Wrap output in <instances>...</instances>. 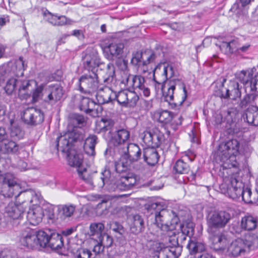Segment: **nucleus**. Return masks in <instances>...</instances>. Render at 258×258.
I'll return each mask as SVG.
<instances>
[{
  "label": "nucleus",
  "instance_id": "1",
  "mask_svg": "<svg viewBox=\"0 0 258 258\" xmlns=\"http://www.w3.org/2000/svg\"><path fill=\"white\" fill-rule=\"evenodd\" d=\"M107 77L104 78V83L105 87L99 88L96 94V99L99 104L107 103L112 100V96H115L117 102L122 106L134 107L139 100V97L134 91L127 90L119 91L117 94L115 93L108 86L114 80L115 76V68L114 65L109 63L107 66Z\"/></svg>",
  "mask_w": 258,
  "mask_h": 258
},
{
  "label": "nucleus",
  "instance_id": "2",
  "mask_svg": "<svg viewBox=\"0 0 258 258\" xmlns=\"http://www.w3.org/2000/svg\"><path fill=\"white\" fill-rule=\"evenodd\" d=\"M0 193L5 197L15 196L16 202L23 205L26 203H32V196L34 190L32 189L21 191V187L12 174L7 173L0 174Z\"/></svg>",
  "mask_w": 258,
  "mask_h": 258
},
{
  "label": "nucleus",
  "instance_id": "3",
  "mask_svg": "<svg viewBox=\"0 0 258 258\" xmlns=\"http://www.w3.org/2000/svg\"><path fill=\"white\" fill-rule=\"evenodd\" d=\"M148 212L154 218V224L163 231H173L179 222V218L174 212H169L159 202L149 204L146 208Z\"/></svg>",
  "mask_w": 258,
  "mask_h": 258
},
{
  "label": "nucleus",
  "instance_id": "4",
  "mask_svg": "<svg viewBox=\"0 0 258 258\" xmlns=\"http://www.w3.org/2000/svg\"><path fill=\"white\" fill-rule=\"evenodd\" d=\"M163 96L172 108L181 106L187 97V91L184 85L179 80H170L166 90V86L162 88Z\"/></svg>",
  "mask_w": 258,
  "mask_h": 258
},
{
  "label": "nucleus",
  "instance_id": "5",
  "mask_svg": "<svg viewBox=\"0 0 258 258\" xmlns=\"http://www.w3.org/2000/svg\"><path fill=\"white\" fill-rule=\"evenodd\" d=\"M239 142L236 139H231L221 143L215 154L217 162L223 163V168H230L235 165L229 163L239 153Z\"/></svg>",
  "mask_w": 258,
  "mask_h": 258
},
{
  "label": "nucleus",
  "instance_id": "6",
  "mask_svg": "<svg viewBox=\"0 0 258 258\" xmlns=\"http://www.w3.org/2000/svg\"><path fill=\"white\" fill-rule=\"evenodd\" d=\"M223 183L221 184L223 192L227 193L230 198L236 199L241 197L245 203H252L251 198V191L248 188L244 189L242 183L233 176H225L223 179Z\"/></svg>",
  "mask_w": 258,
  "mask_h": 258
},
{
  "label": "nucleus",
  "instance_id": "7",
  "mask_svg": "<svg viewBox=\"0 0 258 258\" xmlns=\"http://www.w3.org/2000/svg\"><path fill=\"white\" fill-rule=\"evenodd\" d=\"M84 139V135L82 132L69 128L67 133L57 138L56 145L57 149H60L63 153H69L72 151L71 147L74 142L83 140Z\"/></svg>",
  "mask_w": 258,
  "mask_h": 258
},
{
  "label": "nucleus",
  "instance_id": "8",
  "mask_svg": "<svg viewBox=\"0 0 258 258\" xmlns=\"http://www.w3.org/2000/svg\"><path fill=\"white\" fill-rule=\"evenodd\" d=\"M232 216L225 211H215L210 213L207 217V224L209 229L224 228L229 222Z\"/></svg>",
  "mask_w": 258,
  "mask_h": 258
},
{
  "label": "nucleus",
  "instance_id": "9",
  "mask_svg": "<svg viewBox=\"0 0 258 258\" xmlns=\"http://www.w3.org/2000/svg\"><path fill=\"white\" fill-rule=\"evenodd\" d=\"M226 79H223L220 82V89L216 91L217 95L224 99L230 98L236 100L241 97V93L239 83L235 81H230L228 88L224 86Z\"/></svg>",
  "mask_w": 258,
  "mask_h": 258
},
{
  "label": "nucleus",
  "instance_id": "10",
  "mask_svg": "<svg viewBox=\"0 0 258 258\" xmlns=\"http://www.w3.org/2000/svg\"><path fill=\"white\" fill-rule=\"evenodd\" d=\"M98 87V76L94 72L79 79V90L82 92L91 94L96 91Z\"/></svg>",
  "mask_w": 258,
  "mask_h": 258
},
{
  "label": "nucleus",
  "instance_id": "11",
  "mask_svg": "<svg viewBox=\"0 0 258 258\" xmlns=\"http://www.w3.org/2000/svg\"><path fill=\"white\" fill-rule=\"evenodd\" d=\"M82 60L84 67L92 71L99 66L101 62L97 51L92 47L87 48L83 53Z\"/></svg>",
  "mask_w": 258,
  "mask_h": 258
},
{
  "label": "nucleus",
  "instance_id": "12",
  "mask_svg": "<svg viewBox=\"0 0 258 258\" xmlns=\"http://www.w3.org/2000/svg\"><path fill=\"white\" fill-rule=\"evenodd\" d=\"M256 71V68L253 67L251 69L242 70L237 74V79L243 84L246 91L250 88V87L256 86L258 85V73L254 75V77H252Z\"/></svg>",
  "mask_w": 258,
  "mask_h": 258
},
{
  "label": "nucleus",
  "instance_id": "13",
  "mask_svg": "<svg viewBox=\"0 0 258 258\" xmlns=\"http://www.w3.org/2000/svg\"><path fill=\"white\" fill-rule=\"evenodd\" d=\"M143 141L148 146L158 147L164 139V136L158 128H155L144 132Z\"/></svg>",
  "mask_w": 258,
  "mask_h": 258
},
{
  "label": "nucleus",
  "instance_id": "14",
  "mask_svg": "<svg viewBox=\"0 0 258 258\" xmlns=\"http://www.w3.org/2000/svg\"><path fill=\"white\" fill-rule=\"evenodd\" d=\"M45 96L43 101L50 105L55 104L60 100L63 94L62 87L59 84L49 85L45 89Z\"/></svg>",
  "mask_w": 258,
  "mask_h": 258
},
{
  "label": "nucleus",
  "instance_id": "15",
  "mask_svg": "<svg viewBox=\"0 0 258 258\" xmlns=\"http://www.w3.org/2000/svg\"><path fill=\"white\" fill-rule=\"evenodd\" d=\"M22 118L26 123L35 125L42 122L44 115L41 109L29 107L24 110Z\"/></svg>",
  "mask_w": 258,
  "mask_h": 258
},
{
  "label": "nucleus",
  "instance_id": "16",
  "mask_svg": "<svg viewBox=\"0 0 258 258\" xmlns=\"http://www.w3.org/2000/svg\"><path fill=\"white\" fill-rule=\"evenodd\" d=\"M246 251L243 239L238 238L229 243L226 254L230 257H236L244 254Z\"/></svg>",
  "mask_w": 258,
  "mask_h": 258
},
{
  "label": "nucleus",
  "instance_id": "17",
  "mask_svg": "<svg viewBox=\"0 0 258 258\" xmlns=\"http://www.w3.org/2000/svg\"><path fill=\"white\" fill-rule=\"evenodd\" d=\"M36 239V231L27 228L22 232L20 238V242L21 245L28 248L31 249H38Z\"/></svg>",
  "mask_w": 258,
  "mask_h": 258
},
{
  "label": "nucleus",
  "instance_id": "18",
  "mask_svg": "<svg viewBox=\"0 0 258 258\" xmlns=\"http://www.w3.org/2000/svg\"><path fill=\"white\" fill-rule=\"evenodd\" d=\"M130 137V133L127 130L123 128L118 130L113 134L110 143L115 147L122 149L128 144L127 142Z\"/></svg>",
  "mask_w": 258,
  "mask_h": 258
},
{
  "label": "nucleus",
  "instance_id": "19",
  "mask_svg": "<svg viewBox=\"0 0 258 258\" xmlns=\"http://www.w3.org/2000/svg\"><path fill=\"white\" fill-rule=\"evenodd\" d=\"M25 208L23 205L11 202L6 207L5 214L6 216L13 220L21 219L24 213Z\"/></svg>",
  "mask_w": 258,
  "mask_h": 258
},
{
  "label": "nucleus",
  "instance_id": "20",
  "mask_svg": "<svg viewBox=\"0 0 258 258\" xmlns=\"http://www.w3.org/2000/svg\"><path fill=\"white\" fill-rule=\"evenodd\" d=\"M215 249L223 251L226 253L229 243L231 242V238L227 234L219 232L215 235L212 239Z\"/></svg>",
  "mask_w": 258,
  "mask_h": 258
},
{
  "label": "nucleus",
  "instance_id": "21",
  "mask_svg": "<svg viewBox=\"0 0 258 258\" xmlns=\"http://www.w3.org/2000/svg\"><path fill=\"white\" fill-rule=\"evenodd\" d=\"M132 88L138 91L140 94H143L145 97L150 95V85L144 77L141 75H136L134 78Z\"/></svg>",
  "mask_w": 258,
  "mask_h": 258
},
{
  "label": "nucleus",
  "instance_id": "22",
  "mask_svg": "<svg viewBox=\"0 0 258 258\" xmlns=\"http://www.w3.org/2000/svg\"><path fill=\"white\" fill-rule=\"evenodd\" d=\"M122 155L132 163L137 161L141 157L142 152L139 147L133 143L127 144L122 148Z\"/></svg>",
  "mask_w": 258,
  "mask_h": 258
},
{
  "label": "nucleus",
  "instance_id": "23",
  "mask_svg": "<svg viewBox=\"0 0 258 258\" xmlns=\"http://www.w3.org/2000/svg\"><path fill=\"white\" fill-rule=\"evenodd\" d=\"M44 216L43 210L40 206H34L27 212V219L29 223L36 225L42 221Z\"/></svg>",
  "mask_w": 258,
  "mask_h": 258
},
{
  "label": "nucleus",
  "instance_id": "24",
  "mask_svg": "<svg viewBox=\"0 0 258 258\" xmlns=\"http://www.w3.org/2000/svg\"><path fill=\"white\" fill-rule=\"evenodd\" d=\"M130 230L135 234H138L144 230V221L142 217L138 214L133 215L130 219Z\"/></svg>",
  "mask_w": 258,
  "mask_h": 258
},
{
  "label": "nucleus",
  "instance_id": "25",
  "mask_svg": "<svg viewBox=\"0 0 258 258\" xmlns=\"http://www.w3.org/2000/svg\"><path fill=\"white\" fill-rule=\"evenodd\" d=\"M19 150V146L15 140L8 138L0 143V152L4 154L16 153Z\"/></svg>",
  "mask_w": 258,
  "mask_h": 258
},
{
  "label": "nucleus",
  "instance_id": "26",
  "mask_svg": "<svg viewBox=\"0 0 258 258\" xmlns=\"http://www.w3.org/2000/svg\"><path fill=\"white\" fill-rule=\"evenodd\" d=\"M243 118L248 124L257 126L258 107L254 105L249 106L245 111Z\"/></svg>",
  "mask_w": 258,
  "mask_h": 258
},
{
  "label": "nucleus",
  "instance_id": "27",
  "mask_svg": "<svg viewBox=\"0 0 258 258\" xmlns=\"http://www.w3.org/2000/svg\"><path fill=\"white\" fill-rule=\"evenodd\" d=\"M92 177H93V179L91 186L102 188L105 185L106 186L107 180L110 177V172L108 170H105L99 174L95 172Z\"/></svg>",
  "mask_w": 258,
  "mask_h": 258
},
{
  "label": "nucleus",
  "instance_id": "28",
  "mask_svg": "<svg viewBox=\"0 0 258 258\" xmlns=\"http://www.w3.org/2000/svg\"><path fill=\"white\" fill-rule=\"evenodd\" d=\"M143 157L148 164L153 166L158 163L159 155L155 148H147L144 150Z\"/></svg>",
  "mask_w": 258,
  "mask_h": 258
},
{
  "label": "nucleus",
  "instance_id": "29",
  "mask_svg": "<svg viewBox=\"0 0 258 258\" xmlns=\"http://www.w3.org/2000/svg\"><path fill=\"white\" fill-rule=\"evenodd\" d=\"M63 246L62 236L58 233H52L50 237L47 247L50 248L53 250H58Z\"/></svg>",
  "mask_w": 258,
  "mask_h": 258
},
{
  "label": "nucleus",
  "instance_id": "30",
  "mask_svg": "<svg viewBox=\"0 0 258 258\" xmlns=\"http://www.w3.org/2000/svg\"><path fill=\"white\" fill-rule=\"evenodd\" d=\"M173 75L174 72L173 67L171 65L167 64L166 66L164 64L161 76L159 78L157 79L155 76V73L154 72V80L158 84H161L165 83L168 79H170L172 77Z\"/></svg>",
  "mask_w": 258,
  "mask_h": 258
},
{
  "label": "nucleus",
  "instance_id": "31",
  "mask_svg": "<svg viewBox=\"0 0 258 258\" xmlns=\"http://www.w3.org/2000/svg\"><path fill=\"white\" fill-rule=\"evenodd\" d=\"M97 138L95 135L87 137L84 144V150L89 156H94L95 154V147L97 144Z\"/></svg>",
  "mask_w": 258,
  "mask_h": 258
},
{
  "label": "nucleus",
  "instance_id": "32",
  "mask_svg": "<svg viewBox=\"0 0 258 258\" xmlns=\"http://www.w3.org/2000/svg\"><path fill=\"white\" fill-rule=\"evenodd\" d=\"M156 57V54L154 53H153L147 57V60H142L143 55L142 53L137 52L134 54L131 60V63L135 66H138L139 67L141 66H144L147 63L154 61Z\"/></svg>",
  "mask_w": 258,
  "mask_h": 258
},
{
  "label": "nucleus",
  "instance_id": "33",
  "mask_svg": "<svg viewBox=\"0 0 258 258\" xmlns=\"http://www.w3.org/2000/svg\"><path fill=\"white\" fill-rule=\"evenodd\" d=\"M123 187L120 178L117 179L110 174V177L106 182V188L109 191H123Z\"/></svg>",
  "mask_w": 258,
  "mask_h": 258
},
{
  "label": "nucleus",
  "instance_id": "34",
  "mask_svg": "<svg viewBox=\"0 0 258 258\" xmlns=\"http://www.w3.org/2000/svg\"><path fill=\"white\" fill-rule=\"evenodd\" d=\"M187 248L191 254L204 252L206 249L205 245L203 242L191 239H190Z\"/></svg>",
  "mask_w": 258,
  "mask_h": 258
},
{
  "label": "nucleus",
  "instance_id": "35",
  "mask_svg": "<svg viewBox=\"0 0 258 258\" xmlns=\"http://www.w3.org/2000/svg\"><path fill=\"white\" fill-rule=\"evenodd\" d=\"M45 19L54 26H62L67 22V19L64 16L53 15L50 12L44 13Z\"/></svg>",
  "mask_w": 258,
  "mask_h": 258
},
{
  "label": "nucleus",
  "instance_id": "36",
  "mask_svg": "<svg viewBox=\"0 0 258 258\" xmlns=\"http://www.w3.org/2000/svg\"><path fill=\"white\" fill-rule=\"evenodd\" d=\"M132 163L122 154L119 160L115 163V170L118 173L126 171L131 167Z\"/></svg>",
  "mask_w": 258,
  "mask_h": 258
},
{
  "label": "nucleus",
  "instance_id": "37",
  "mask_svg": "<svg viewBox=\"0 0 258 258\" xmlns=\"http://www.w3.org/2000/svg\"><path fill=\"white\" fill-rule=\"evenodd\" d=\"M90 235L92 237V239L96 240L100 237L104 229V225L102 223H93L90 225Z\"/></svg>",
  "mask_w": 258,
  "mask_h": 258
},
{
  "label": "nucleus",
  "instance_id": "38",
  "mask_svg": "<svg viewBox=\"0 0 258 258\" xmlns=\"http://www.w3.org/2000/svg\"><path fill=\"white\" fill-rule=\"evenodd\" d=\"M67 154L68 163L70 166L76 167L78 168H83L81 167L82 162L81 155L77 154L74 150H72Z\"/></svg>",
  "mask_w": 258,
  "mask_h": 258
},
{
  "label": "nucleus",
  "instance_id": "39",
  "mask_svg": "<svg viewBox=\"0 0 258 258\" xmlns=\"http://www.w3.org/2000/svg\"><path fill=\"white\" fill-rule=\"evenodd\" d=\"M257 221L251 216H246L243 217L241 221L242 228L248 231L253 230L256 227Z\"/></svg>",
  "mask_w": 258,
  "mask_h": 258
},
{
  "label": "nucleus",
  "instance_id": "40",
  "mask_svg": "<svg viewBox=\"0 0 258 258\" xmlns=\"http://www.w3.org/2000/svg\"><path fill=\"white\" fill-rule=\"evenodd\" d=\"M86 122V119L83 115L74 113L70 115V125L73 126L72 130H76L78 132H80L78 127L83 125Z\"/></svg>",
  "mask_w": 258,
  "mask_h": 258
},
{
  "label": "nucleus",
  "instance_id": "41",
  "mask_svg": "<svg viewBox=\"0 0 258 258\" xmlns=\"http://www.w3.org/2000/svg\"><path fill=\"white\" fill-rule=\"evenodd\" d=\"M36 236H37L36 241L38 245V249L47 247L50 235L44 231L40 230L36 231Z\"/></svg>",
  "mask_w": 258,
  "mask_h": 258
},
{
  "label": "nucleus",
  "instance_id": "42",
  "mask_svg": "<svg viewBox=\"0 0 258 258\" xmlns=\"http://www.w3.org/2000/svg\"><path fill=\"white\" fill-rule=\"evenodd\" d=\"M120 75L121 83L128 88H132L135 76L131 75L127 69L121 71Z\"/></svg>",
  "mask_w": 258,
  "mask_h": 258
},
{
  "label": "nucleus",
  "instance_id": "43",
  "mask_svg": "<svg viewBox=\"0 0 258 258\" xmlns=\"http://www.w3.org/2000/svg\"><path fill=\"white\" fill-rule=\"evenodd\" d=\"M182 251V246L176 245L173 246H167L164 248V253L166 258H177Z\"/></svg>",
  "mask_w": 258,
  "mask_h": 258
},
{
  "label": "nucleus",
  "instance_id": "44",
  "mask_svg": "<svg viewBox=\"0 0 258 258\" xmlns=\"http://www.w3.org/2000/svg\"><path fill=\"white\" fill-rule=\"evenodd\" d=\"M121 183H122L123 190L130 189L136 183V178L135 175L128 174L125 176H120Z\"/></svg>",
  "mask_w": 258,
  "mask_h": 258
},
{
  "label": "nucleus",
  "instance_id": "45",
  "mask_svg": "<svg viewBox=\"0 0 258 258\" xmlns=\"http://www.w3.org/2000/svg\"><path fill=\"white\" fill-rule=\"evenodd\" d=\"M124 45L123 43H111L108 47V51L112 56V58L114 57H117L120 55L123 52Z\"/></svg>",
  "mask_w": 258,
  "mask_h": 258
},
{
  "label": "nucleus",
  "instance_id": "46",
  "mask_svg": "<svg viewBox=\"0 0 258 258\" xmlns=\"http://www.w3.org/2000/svg\"><path fill=\"white\" fill-rule=\"evenodd\" d=\"M32 101L33 103L38 102L39 100L42 99L43 100L44 96H45V90L43 92V85H41L34 87L32 90Z\"/></svg>",
  "mask_w": 258,
  "mask_h": 258
},
{
  "label": "nucleus",
  "instance_id": "47",
  "mask_svg": "<svg viewBox=\"0 0 258 258\" xmlns=\"http://www.w3.org/2000/svg\"><path fill=\"white\" fill-rule=\"evenodd\" d=\"M76 207L73 205H63L58 208L59 213L63 218L71 217L74 213Z\"/></svg>",
  "mask_w": 258,
  "mask_h": 258
},
{
  "label": "nucleus",
  "instance_id": "48",
  "mask_svg": "<svg viewBox=\"0 0 258 258\" xmlns=\"http://www.w3.org/2000/svg\"><path fill=\"white\" fill-rule=\"evenodd\" d=\"M77 171L80 178L87 183L91 185H92L93 179L92 175L94 174V173L90 174L88 169L83 167L78 168Z\"/></svg>",
  "mask_w": 258,
  "mask_h": 258
},
{
  "label": "nucleus",
  "instance_id": "49",
  "mask_svg": "<svg viewBox=\"0 0 258 258\" xmlns=\"http://www.w3.org/2000/svg\"><path fill=\"white\" fill-rule=\"evenodd\" d=\"M243 241L247 250L251 247H256L258 245V237L255 234L246 235Z\"/></svg>",
  "mask_w": 258,
  "mask_h": 258
},
{
  "label": "nucleus",
  "instance_id": "50",
  "mask_svg": "<svg viewBox=\"0 0 258 258\" xmlns=\"http://www.w3.org/2000/svg\"><path fill=\"white\" fill-rule=\"evenodd\" d=\"M36 86L37 82L33 80H25L23 82H21V85L20 86L19 91L20 93L22 91L27 92L28 91L32 90L34 87H36Z\"/></svg>",
  "mask_w": 258,
  "mask_h": 258
},
{
  "label": "nucleus",
  "instance_id": "51",
  "mask_svg": "<svg viewBox=\"0 0 258 258\" xmlns=\"http://www.w3.org/2000/svg\"><path fill=\"white\" fill-rule=\"evenodd\" d=\"M95 240L101 245L103 247H109L113 243L112 238L106 233H104L100 237H98Z\"/></svg>",
  "mask_w": 258,
  "mask_h": 258
},
{
  "label": "nucleus",
  "instance_id": "52",
  "mask_svg": "<svg viewBox=\"0 0 258 258\" xmlns=\"http://www.w3.org/2000/svg\"><path fill=\"white\" fill-rule=\"evenodd\" d=\"M174 169L177 173L180 174L187 173L189 170L188 164L182 160L177 161L174 166Z\"/></svg>",
  "mask_w": 258,
  "mask_h": 258
},
{
  "label": "nucleus",
  "instance_id": "53",
  "mask_svg": "<svg viewBox=\"0 0 258 258\" xmlns=\"http://www.w3.org/2000/svg\"><path fill=\"white\" fill-rule=\"evenodd\" d=\"M88 111L87 113L90 114L93 117L98 116L99 113L101 112V106L98 104L96 103L93 100H92L89 104Z\"/></svg>",
  "mask_w": 258,
  "mask_h": 258
},
{
  "label": "nucleus",
  "instance_id": "54",
  "mask_svg": "<svg viewBox=\"0 0 258 258\" xmlns=\"http://www.w3.org/2000/svg\"><path fill=\"white\" fill-rule=\"evenodd\" d=\"M246 92L248 93L245 95L248 99L250 104H253L254 103L255 100L258 97V91H257L256 86H252V88H249Z\"/></svg>",
  "mask_w": 258,
  "mask_h": 258
},
{
  "label": "nucleus",
  "instance_id": "55",
  "mask_svg": "<svg viewBox=\"0 0 258 258\" xmlns=\"http://www.w3.org/2000/svg\"><path fill=\"white\" fill-rule=\"evenodd\" d=\"M24 134L18 126H12L10 129V137L14 140H20L23 137Z\"/></svg>",
  "mask_w": 258,
  "mask_h": 258
},
{
  "label": "nucleus",
  "instance_id": "56",
  "mask_svg": "<svg viewBox=\"0 0 258 258\" xmlns=\"http://www.w3.org/2000/svg\"><path fill=\"white\" fill-rule=\"evenodd\" d=\"M92 253L89 249L80 248L74 253L75 258H91Z\"/></svg>",
  "mask_w": 258,
  "mask_h": 258
},
{
  "label": "nucleus",
  "instance_id": "57",
  "mask_svg": "<svg viewBox=\"0 0 258 258\" xmlns=\"http://www.w3.org/2000/svg\"><path fill=\"white\" fill-rule=\"evenodd\" d=\"M17 83H19V82L15 78H11L7 82L6 85L5 87V90L8 94L10 95L13 92L15 89Z\"/></svg>",
  "mask_w": 258,
  "mask_h": 258
},
{
  "label": "nucleus",
  "instance_id": "58",
  "mask_svg": "<svg viewBox=\"0 0 258 258\" xmlns=\"http://www.w3.org/2000/svg\"><path fill=\"white\" fill-rule=\"evenodd\" d=\"M173 117V114L171 112L163 110L159 114V120L161 122L167 123L172 119Z\"/></svg>",
  "mask_w": 258,
  "mask_h": 258
},
{
  "label": "nucleus",
  "instance_id": "59",
  "mask_svg": "<svg viewBox=\"0 0 258 258\" xmlns=\"http://www.w3.org/2000/svg\"><path fill=\"white\" fill-rule=\"evenodd\" d=\"M92 99L88 97H81L79 107L80 109L85 112L88 111L89 104L91 103Z\"/></svg>",
  "mask_w": 258,
  "mask_h": 258
},
{
  "label": "nucleus",
  "instance_id": "60",
  "mask_svg": "<svg viewBox=\"0 0 258 258\" xmlns=\"http://www.w3.org/2000/svg\"><path fill=\"white\" fill-rule=\"evenodd\" d=\"M109 228L113 231L118 233L120 235H123L124 230L123 226L117 222H112L110 223Z\"/></svg>",
  "mask_w": 258,
  "mask_h": 258
},
{
  "label": "nucleus",
  "instance_id": "61",
  "mask_svg": "<svg viewBox=\"0 0 258 258\" xmlns=\"http://www.w3.org/2000/svg\"><path fill=\"white\" fill-rule=\"evenodd\" d=\"M225 117L226 119L228 121H233V119L235 117L236 118V116L237 115V111L236 109H235L233 108L228 109L225 112Z\"/></svg>",
  "mask_w": 258,
  "mask_h": 258
},
{
  "label": "nucleus",
  "instance_id": "62",
  "mask_svg": "<svg viewBox=\"0 0 258 258\" xmlns=\"http://www.w3.org/2000/svg\"><path fill=\"white\" fill-rule=\"evenodd\" d=\"M166 248L163 243L154 241L152 243L151 249L155 252H159L163 251L164 252V248Z\"/></svg>",
  "mask_w": 258,
  "mask_h": 258
},
{
  "label": "nucleus",
  "instance_id": "63",
  "mask_svg": "<svg viewBox=\"0 0 258 258\" xmlns=\"http://www.w3.org/2000/svg\"><path fill=\"white\" fill-rule=\"evenodd\" d=\"M180 229L181 231V232L187 236L192 235L194 231V228L192 226L189 227L184 225H181Z\"/></svg>",
  "mask_w": 258,
  "mask_h": 258
},
{
  "label": "nucleus",
  "instance_id": "64",
  "mask_svg": "<svg viewBox=\"0 0 258 258\" xmlns=\"http://www.w3.org/2000/svg\"><path fill=\"white\" fill-rule=\"evenodd\" d=\"M220 48L222 50L224 51L227 53H231V50L230 48V44L229 42H223L220 46Z\"/></svg>",
  "mask_w": 258,
  "mask_h": 258
}]
</instances>
